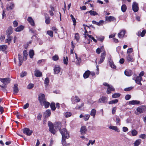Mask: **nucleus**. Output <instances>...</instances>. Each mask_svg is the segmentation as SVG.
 Listing matches in <instances>:
<instances>
[{
  "mask_svg": "<svg viewBox=\"0 0 146 146\" xmlns=\"http://www.w3.org/2000/svg\"><path fill=\"white\" fill-rule=\"evenodd\" d=\"M27 20L30 23V24L33 26H34L35 25V23L34 21L32 19V18L31 17H29L27 19Z\"/></svg>",
  "mask_w": 146,
  "mask_h": 146,
  "instance_id": "obj_20",
  "label": "nucleus"
},
{
  "mask_svg": "<svg viewBox=\"0 0 146 146\" xmlns=\"http://www.w3.org/2000/svg\"><path fill=\"white\" fill-rule=\"evenodd\" d=\"M50 21V19L49 16L46 17L45 18V22L46 24H49Z\"/></svg>",
  "mask_w": 146,
  "mask_h": 146,
  "instance_id": "obj_48",
  "label": "nucleus"
},
{
  "mask_svg": "<svg viewBox=\"0 0 146 146\" xmlns=\"http://www.w3.org/2000/svg\"><path fill=\"white\" fill-rule=\"evenodd\" d=\"M116 109L117 108L116 107H114L113 108L112 111V113L114 115L115 114L116 112Z\"/></svg>",
  "mask_w": 146,
  "mask_h": 146,
  "instance_id": "obj_61",
  "label": "nucleus"
},
{
  "mask_svg": "<svg viewBox=\"0 0 146 146\" xmlns=\"http://www.w3.org/2000/svg\"><path fill=\"white\" fill-rule=\"evenodd\" d=\"M29 104L28 103H27L25 105H24L23 107L24 109H26L29 107Z\"/></svg>",
  "mask_w": 146,
  "mask_h": 146,
  "instance_id": "obj_63",
  "label": "nucleus"
},
{
  "mask_svg": "<svg viewBox=\"0 0 146 146\" xmlns=\"http://www.w3.org/2000/svg\"><path fill=\"white\" fill-rule=\"evenodd\" d=\"M81 61V59L80 58H78L77 59L76 62V64L77 65H80V63Z\"/></svg>",
  "mask_w": 146,
  "mask_h": 146,
  "instance_id": "obj_59",
  "label": "nucleus"
},
{
  "mask_svg": "<svg viewBox=\"0 0 146 146\" xmlns=\"http://www.w3.org/2000/svg\"><path fill=\"white\" fill-rule=\"evenodd\" d=\"M47 34L49 35L51 37H53V33L52 31H48L47 32Z\"/></svg>",
  "mask_w": 146,
  "mask_h": 146,
  "instance_id": "obj_46",
  "label": "nucleus"
},
{
  "mask_svg": "<svg viewBox=\"0 0 146 146\" xmlns=\"http://www.w3.org/2000/svg\"><path fill=\"white\" fill-rule=\"evenodd\" d=\"M114 90H115V89L112 86L109 85L107 88V91H113Z\"/></svg>",
  "mask_w": 146,
  "mask_h": 146,
  "instance_id": "obj_40",
  "label": "nucleus"
},
{
  "mask_svg": "<svg viewBox=\"0 0 146 146\" xmlns=\"http://www.w3.org/2000/svg\"><path fill=\"white\" fill-rule=\"evenodd\" d=\"M146 33V31L145 29L143 30L141 32L140 31H139L137 35L139 36H140L141 37H143L145 35Z\"/></svg>",
  "mask_w": 146,
  "mask_h": 146,
  "instance_id": "obj_21",
  "label": "nucleus"
},
{
  "mask_svg": "<svg viewBox=\"0 0 146 146\" xmlns=\"http://www.w3.org/2000/svg\"><path fill=\"white\" fill-rule=\"evenodd\" d=\"M34 55V52L33 50H31L29 52V55L30 57L32 58H33V56Z\"/></svg>",
  "mask_w": 146,
  "mask_h": 146,
  "instance_id": "obj_37",
  "label": "nucleus"
},
{
  "mask_svg": "<svg viewBox=\"0 0 146 146\" xmlns=\"http://www.w3.org/2000/svg\"><path fill=\"white\" fill-rule=\"evenodd\" d=\"M141 142V140L139 139L136 140L134 143V146H138Z\"/></svg>",
  "mask_w": 146,
  "mask_h": 146,
  "instance_id": "obj_34",
  "label": "nucleus"
},
{
  "mask_svg": "<svg viewBox=\"0 0 146 146\" xmlns=\"http://www.w3.org/2000/svg\"><path fill=\"white\" fill-rule=\"evenodd\" d=\"M49 82L48 78H46L45 80L44 83L45 84L48 85L49 83Z\"/></svg>",
  "mask_w": 146,
  "mask_h": 146,
  "instance_id": "obj_58",
  "label": "nucleus"
},
{
  "mask_svg": "<svg viewBox=\"0 0 146 146\" xmlns=\"http://www.w3.org/2000/svg\"><path fill=\"white\" fill-rule=\"evenodd\" d=\"M121 9L122 11L123 12H125L126 11V10L127 9V7L125 5H123L121 7Z\"/></svg>",
  "mask_w": 146,
  "mask_h": 146,
  "instance_id": "obj_43",
  "label": "nucleus"
},
{
  "mask_svg": "<svg viewBox=\"0 0 146 146\" xmlns=\"http://www.w3.org/2000/svg\"><path fill=\"white\" fill-rule=\"evenodd\" d=\"M50 106L52 111H54L55 110L56 108L55 104L54 102H52L51 103V104H50Z\"/></svg>",
  "mask_w": 146,
  "mask_h": 146,
  "instance_id": "obj_29",
  "label": "nucleus"
},
{
  "mask_svg": "<svg viewBox=\"0 0 146 146\" xmlns=\"http://www.w3.org/2000/svg\"><path fill=\"white\" fill-rule=\"evenodd\" d=\"M106 20L108 22H110L111 21H115V18L113 17L110 16H106L105 17Z\"/></svg>",
  "mask_w": 146,
  "mask_h": 146,
  "instance_id": "obj_11",
  "label": "nucleus"
},
{
  "mask_svg": "<svg viewBox=\"0 0 146 146\" xmlns=\"http://www.w3.org/2000/svg\"><path fill=\"white\" fill-rule=\"evenodd\" d=\"M90 73V71L89 70L86 71L83 75V76L84 78H86L88 77Z\"/></svg>",
  "mask_w": 146,
  "mask_h": 146,
  "instance_id": "obj_31",
  "label": "nucleus"
},
{
  "mask_svg": "<svg viewBox=\"0 0 146 146\" xmlns=\"http://www.w3.org/2000/svg\"><path fill=\"white\" fill-rule=\"evenodd\" d=\"M104 23V21L103 20H100L99 22H97V25L98 26L102 25Z\"/></svg>",
  "mask_w": 146,
  "mask_h": 146,
  "instance_id": "obj_45",
  "label": "nucleus"
},
{
  "mask_svg": "<svg viewBox=\"0 0 146 146\" xmlns=\"http://www.w3.org/2000/svg\"><path fill=\"white\" fill-rule=\"evenodd\" d=\"M68 57H66V58H65V57H64V60H63V61H64V64L67 65L68 63Z\"/></svg>",
  "mask_w": 146,
  "mask_h": 146,
  "instance_id": "obj_56",
  "label": "nucleus"
},
{
  "mask_svg": "<svg viewBox=\"0 0 146 146\" xmlns=\"http://www.w3.org/2000/svg\"><path fill=\"white\" fill-rule=\"evenodd\" d=\"M7 48V46L5 45L0 46V50L2 51H5Z\"/></svg>",
  "mask_w": 146,
  "mask_h": 146,
  "instance_id": "obj_33",
  "label": "nucleus"
},
{
  "mask_svg": "<svg viewBox=\"0 0 146 146\" xmlns=\"http://www.w3.org/2000/svg\"><path fill=\"white\" fill-rule=\"evenodd\" d=\"M27 74V72H22L21 75V77L22 78L26 76Z\"/></svg>",
  "mask_w": 146,
  "mask_h": 146,
  "instance_id": "obj_60",
  "label": "nucleus"
},
{
  "mask_svg": "<svg viewBox=\"0 0 146 146\" xmlns=\"http://www.w3.org/2000/svg\"><path fill=\"white\" fill-rule=\"evenodd\" d=\"M90 115L89 114H86L84 117V119L85 121H87L90 118Z\"/></svg>",
  "mask_w": 146,
  "mask_h": 146,
  "instance_id": "obj_44",
  "label": "nucleus"
},
{
  "mask_svg": "<svg viewBox=\"0 0 146 146\" xmlns=\"http://www.w3.org/2000/svg\"><path fill=\"white\" fill-rule=\"evenodd\" d=\"M24 28V27L23 26L21 25L19 27H18L15 29V30L16 32H20L23 30Z\"/></svg>",
  "mask_w": 146,
  "mask_h": 146,
  "instance_id": "obj_30",
  "label": "nucleus"
},
{
  "mask_svg": "<svg viewBox=\"0 0 146 146\" xmlns=\"http://www.w3.org/2000/svg\"><path fill=\"white\" fill-rule=\"evenodd\" d=\"M60 132L62 135V137H65L66 139L69 138L70 136L69 133L66 128H64L62 129H60Z\"/></svg>",
  "mask_w": 146,
  "mask_h": 146,
  "instance_id": "obj_3",
  "label": "nucleus"
},
{
  "mask_svg": "<svg viewBox=\"0 0 146 146\" xmlns=\"http://www.w3.org/2000/svg\"><path fill=\"white\" fill-rule=\"evenodd\" d=\"M139 137L142 139H145L146 138V135L145 134H141L139 135Z\"/></svg>",
  "mask_w": 146,
  "mask_h": 146,
  "instance_id": "obj_54",
  "label": "nucleus"
},
{
  "mask_svg": "<svg viewBox=\"0 0 146 146\" xmlns=\"http://www.w3.org/2000/svg\"><path fill=\"white\" fill-rule=\"evenodd\" d=\"M45 115V117H49L51 114V111L50 110L48 109L46 110L45 112L44 113Z\"/></svg>",
  "mask_w": 146,
  "mask_h": 146,
  "instance_id": "obj_19",
  "label": "nucleus"
},
{
  "mask_svg": "<svg viewBox=\"0 0 146 146\" xmlns=\"http://www.w3.org/2000/svg\"><path fill=\"white\" fill-rule=\"evenodd\" d=\"M18 85L17 84H15L14 86V91H17L18 90V88L17 87Z\"/></svg>",
  "mask_w": 146,
  "mask_h": 146,
  "instance_id": "obj_51",
  "label": "nucleus"
},
{
  "mask_svg": "<svg viewBox=\"0 0 146 146\" xmlns=\"http://www.w3.org/2000/svg\"><path fill=\"white\" fill-rule=\"evenodd\" d=\"M35 75L37 77H39L42 76V73L38 70H36L35 72Z\"/></svg>",
  "mask_w": 146,
  "mask_h": 146,
  "instance_id": "obj_24",
  "label": "nucleus"
},
{
  "mask_svg": "<svg viewBox=\"0 0 146 146\" xmlns=\"http://www.w3.org/2000/svg\"><path fill=\"white\" fill-rule=\"evenodd\" d=\"M42 117V115L41 113H39L37 116V119L38 120H40Z\"/></svg>",
  "mask_w": 146,
  "mask_h": 146,
  "instance_id": "obj_64",
  "label": "nucleus"
},
{
  "mask_svg": "<svg viewBox=\"0 0 146 146\" xmlns=\"http://www.w3.org/2000/svg\"><path fill=\"white\" fill-rule=\"evenodd\" d=\"M72 103L75 104V102H78L80 101V99L78 96H75L74 97L73 96L72 97Z\"/></svg>",
  "mask_w": 146,
  "mask_h": 146,
  "instance_id": "obj_10",
  "label": "nucleus"
},
{
  "mask_svg": "<svg viewBox=\"0 0 146 146\" xmlns=\"http://www.w3.org/2000/svg\"><path fill=\"white\" fill-rule=\"evenodd\" d=\"M66 138H65V137H62V144L63 146H65L66 144Z\"/></svg>",
  "mask_w": 146,
  "mask_h": 146,
  "instance_id": "obj_49",
  "label": "nucleus"
},
{
  "mask_svg": "<svg viewBox=\"0 0 146 146\" xmlns=\"http://www.w3.org/2000/svg\"><path fill=\"white\" fill-rule=\"evenodd\" d=\"M116 123L118 124L119 125H120L121 124V120L120 118L118 116L116 117Z\"/></svg>",
  "mask_w": 146,
  "mask_h": 146,
  "instance_id": "obj_47",
  "label": "nucleus"
},
{
  "mask_svg": "<svg viewBox=\"0 0 146 146\" xmlns=\"http://www.w3.org/2000/svg\"><path fill=\"white\" fill-rule=\"evenodd\" d=\"M136 110L138 112L140 113H143L146 111V106L143 105L140 106L137 108Z\"/></svg>",
  "mask_w": 146,
  "mask_h": 146,
  "instance_id": "obj_6",
  "label": "nucleus"
},
{
  "mask_svg": "<svg viewBox=\"0 0 146 146\" xmlns=\"http://www.w3.org/2000/svg\"><path fill=\"white\" fill-rule=\"evenodd\" d=\"M109 128L110 129H111L113 130L117 131V132H120V131L119 129L116 126H110Z\"/></svg>",
  "mask_w": 146,
  "mask_h": 146,
  "instance_id": "obj_32",
  "label": "nucleus"
},
{
  "mask_svg": "<svg viewBox=\"0 0 146 146\" xmlns=\"http://www.w3.org/2000/svg\"><path fill=\"white\" fill-rule=\"evenodd\" d=\"M48 125L49 127V131L51 133L54 135L56 132V130L54 128V127L56 129L59 130V131L60 129H62V124L60 122H56L54 125L52 122L49 121L48 122Z\"/></svg>",
  "mask_w": 146,
  "mask_h": 146,
  "instance_id": "obj_1",
  "label": "nucleus"
},
{
  "mask_svg": "<svg viewBox=\"0 0 146 146\" xmlns=\"http://www.w3.org/2000/svg\"><path fill=\"white\" fill-rule=\"evenodd\" d=\"M118 102V100L117 99H115L111 101H110L109 102V104H115L117 103Z\"/></svg>",
  "mask_w": 146,
  "mask_h": 146,
  "instance_id": "obj_38",
  "label": "nucleus"
},
{
  "mask_svg": "<svg viewBox=\"0 0 146 146\" xmlns=\"http://www.w3.org/2000/svg\"><path fill=\"white\" fill-rule=\"evenodd\" d=\"M34 86V85L32 84H29L27 86V88H28L29 89H31L33 88Z\"/></svg>",
  "mask_w": 146,
  "mask_h": 146,
  "instance_id": "obj_62",
  "label": "nucleus"
},
{
  "mask_svg": "<svg viewBox=\"0 0 146 146\" xmlns=\"http://www.w3.org/2000/svg\"><path fill=\"white\" fill-rule=\"evenodd\" d=\"M125 74L127 76H131L132 74V71L130 70H126L124 72Z\"/></svg>",
  "mask_w": 146,
  "mask_h": 146,
  "instance_id": "obj_18",
  "label": "nucleus"
},
{
  "mask_svg": "<svg viewBox=\"0 0 146 146\" xmlns=\"http://www.w3.org/2000/svg\"><path fill=\"white\" fill-rule=\"evenodd\" d=\"M46 100L45 98V96L44 94H41L38 96V100L40 104H43L44 101Z\"/></svg>",
  "mask_w": 146,
  "mask_h": 146,
  "instance_id": "obj_7",
  "label": "nucleus"
},
{
  "mask_svg": "<svg viewBox=\"0 0 146 146\" xmlns=\"http://www.w3.org/2000/svg\"><path fill=\"white\" fill-rule=\"evenodd\" d=\"M87 13H89L91 15L95 16L98 15V13L92 10L88 11Z\"/></svg>",
  "mask_w": 146,
  "mask_h": 146,
  "instance_id": "obj_35",
  "label": "nucleus"
},
{
  "mask_svg": "<svg viewBox=\"0 0 146 146\" xmlns=\"http://www.w3.org/2000/svg\"><path fill=\"white\" fill-rule=\"evenodd\" d=\"M131 98V96L130 95L127 94L126 95L125 97V99L126 100H128L130 99Z\"/></svg>",
  "mask_w": 146,
  "mask_h": 146,
  "instance_id": "obj_53",
  "label": "nucleus"
},
{
  "mask_svg": "<svg viewBox=\"0 0 146 146\" xmlns=\"http://www.w3.org/2000/svg\"><path fill=\"white\" fill-rule=\"evenodd\" d=\"M13 29L11 27H9L7 30L6 33L7 36H10L13 33Z\"/></svg>",
  "mask_w": 146,
  "mask_h": 146,
  "instance_id": "obj_16",
  "label": "nucleus"
},
{
  "mask_svg": "<svg viewBox=\"0 0 146 146\" xmlns=\"http://www.w3.org/2000/svg\"><path fill=\"white\" fill-rule=\"evenodd\" d=\"M70 17H71L73 23V25H75L76 23L75 18L73 16L72 14L70 15Z\"/></svg>",
  "mask_w": 146,
  "mask_h": 146,
  "instance_id": "obj_42",
  "label": "nucleus"
},
{
  "mask_svg": "<svg viewBox=\"0 0 146 146\" xmlns=\"http://www.w3.org/2000/svg\"><path fill=\"white\" fill-rule=\"evenodd\" d=\"M40 105L42 106L44 105L45 108H47L49 107V106L50 105V103L49 102L46 101V100L43 102V104Z\"/></svg>",
  "mask_w": 146,
  "mask_h": 146,
  "instance_id": "obj_23",
  "label": "nucleus"
},
{
  "mask_svg": "<svg viewBox=\"0 0 146 146\" xmlns=\"http://www.w3.org/2000/svg\"><path fill=\"white\" fill-rule=\"evenodd\" d=\"M141 80H142V78L138 76L137 77L136 80H135V81L136 83H137L138 84L141 85Z\"/></svg>",
  "mask_w": 146,
  "mask_h": 146,
  "instance_id": "obj_28",
  "label": "nucleus"
},
{
  "mask_svg": "<svg viewBox=\"0 0 146 146\" xmlns=\"http://www.w3.org/2000/svg\"><path fill=\"white\" fill-rule=\"evenodd\" d=\"M131 133L133 136H135L137 135L138 132L136 130L134 129L131 131Z\"/></svg>",
  "mask_w": 146,
  "mask_h": 146,
  "instance_id": "obj_39",
  "label": "nucleus"
},
{
  "mask_svg": "<svg viewBox=\"0 0 146 146\" xmlns=\"http://www.w3.org/2000/svg\"><path fill=\"white\" fill-rule=\"evenodd\" d=\"M75 38L76 40L78 41L79 39V36L78 33H76L75 34Z\"/></svg>",
  "mask_w": 146,
  "mask_h": 146,
  "instance_id": "obj_57",
  "label": "nucleus"
},
{
  "mask_svg": "<svg viewBox=\"0 0 146 146\" xmlns=\"http://www.w3.org/2000/svg\"><path fill=\"white\" fill-rule=\"evenodd\" d=\"M108 98L105 96H102L98 100V102L99 103H104L106 102Z\"/></svg>",
  "mask_w": 146,
  "mask_h": 146,
  "instance_id": "obj_12",
  "label": "nucleus"
},
{
  "mask_svg": "<svg viewBox=\"0 0 146 146\" xmlns=\"http://www.w3.org/2000/svg\"><path fill=\"white\" fill-rule=\"evenodd\" d=\"M133 49L132 48H130L127 49V53L128 54L131 53L133 52Z\"/></svg>",
  "mask_w": 146,
  "mask_h": 146,
  "instance_id": "obj_55",
  "label": "nucleus"
},
{
  "mask_svg": "<svg viewBox=\"0 0 146 146\" xmlns=\"http://www.w3.org/2000/svg\"><path fill=\"white\" fill-rule=\"evenodd\" d=\"M132 8L134 12H137L139 10L138 4L135 2H133L132 5Z\"/></svg>",
  "mask_w": 146,
  "mask_h": 146,
  "instance_id": "obj_9",
  "label": "nucleus"
},
{
  "mask_svg": "<svg viewBox=\"0 0 146 146\" xmlns=\"http://www.w3.org/2000/svg\"><path fill=\"white\" fill-rule=\"evenodd\" d=\"M14 7V4L13 3H11L9 5H7L6 9L7 11L9 9H13Z\"/></svg>",
  "mask_w": 146,
  "mask_h": 146,
  "instance_id": "obj_17",
  "label": "nucleus"
},
{
  "mask_svg": "<svg viewBox=\"0 0 146 146\" xmlns=\"http://www.w3.org/2000/svg\"><path fill=\"white\" fill-rule=\"evenodd\" d=\"M23 57L20 54H18L19 60V66H21L23 63V61H25L27 59L28 54L26 50H24L23 52Z\"/></svg>",
  "mask_w": 146,
  "mask_h": 146,
  "instance_id": "obj_2",
  "label": "nucleus"
},
{
  "mask_svg": "<svg viewBox=\"0 0 146 146\" xmlns=\"http://www.w3.org/2000/svg\"><path fill=\"white\" fill-rule=\"evenodd\" d=\"M106 56V52L104 51L103 53L101 54L100 60L98 62L99 64L102 63L104 60Z\"/></svg>",
  "mask_w": 146,
  "mask_h": 146,
  "instance_id": "obj_8",
  "label": "nucleus"
},
{
  "mask_svg": "<svg viewBox=\"0 0 146 146\" xmlns=\"http://www.w3.org/2000/svg\"><path fill=\"white\" fill-rule=\"evenodd\" d=\"M109 64L111 68H116V66L114 64L112 60H110L109 61Z\"/></svg>",
  "mask_w": 146,
  "mask_h": 146,
  "instance_id": "obj_36",
  "label": "nucleus"
},
{
  "mask_svg": "<svg viewBox=\"0 0 146 146\" xmlns=\"http://www.w3.org/2000/svg\"><path fill=\"white\" fill-rule=\"evenodd\" d=\"M23 133L28 136H30L33 132L32 130H30L28 128H25L23 129Z\"/></svg>",
  "mask_w": 146,
  "mask_h": 146,
  "instance_id": "obj_5",
  "label": "nucleus"
},
{
  "mask_svg": "<svg viewBox=\"0 0 146 146\" xmlns=\"http://www.w3.org/2000/svg\"><path fill=\"white\" fill-rule=\"evenodd\" d=\"M54 70V74H57L60 72V68L59 66L58 65H55Z\"/></svg>",
  "mask_w": 146,
  "mask_h": 146,
  "instance_id": "obj_13",
  "label": "nucleus"
},
{
  "mask_svg": "<svg viewBox=\"0 0 146 146\" xmlns=\"http://www.w3.org/2000/svg\"><path fill=\"white\" fill-rule=\"evenodd\" d=\"M87 131L86 126H85L81 127L80 129V132L82 134H83L85 133Z\"/></svg>",
  "mask_w": 146,
  "mask_h": 146,
  "instance_id": "obj_14",
  "label": "nucleus"
},
{
  "mask_svg": "<svg viewBox=\"0 0 146 146\" xmlns=\"http://www.w3.org/2000/svg\"><path fill=\"white\" fill-rule=\"evenodd\" d=\"M52 59L54 61H56L58 60V57L57 55H55L52 57Z\"/></svg>",
  "mask_w": 146,
  "mask_h": 146,
  "instance_id": "obj_52",
  "label": "nucleus"
},
{
  "mask_svg": "<svg viewBox=\"0 0 146 146\" xmlns=\"http://www.w3.org/2000/svg\"><path fill=\"white\" fill-rule=\"evenodd\" d=\"M129 104L137 105L140 103V102L136 100H133L129 101Z\"/></svg>",
  "mask_w": 146,
  "mask_h": 146,
  "instance_id": "obj_22",
  "label": "nucleus"
},
{
  "mask_svg": "<svg viewBox=\"0 0 146 146\" xmlns=\"http://www.w3.org/2000/svg\"><path fill=\"white\" fill-rule=\"evenodd\" d=\"M126 59L129 62H133L134 59L132 56L130 54H128L126 56Z\"/></svg>",
  "mask_w": 146,
  "mask_h": 146,
  "instance_id": "obj_26",
  "label": "nucleus"
},
{
  "mask_svg": "<svg viewBox=\"0 0 146 146\" xmlns=\"http://www.w3.org/2000/svg\"><path fill=\"white\" fill-rule=\"evenodd\" d=\"M12 38L13 37L11 36H7V38L5 40V43H7L8 44H9L11 41Z\"/></svg>",
  "mask_w": 146,
  "mask_h": 146,
  "instance_id": "obj_15",
  "label": "nucleus"
},
{
  "mask_svg": "<svg viewBox=\"0 0 146 146\" xmlns=\"http://www.w3.org/2000/svg\"><path fill=\"white\" fill-rule=\"evenodd\" d=\"M0 81L3 83L5 85L3 86H1L0 85V87L3 88H5L6 87V85L9 83L11 81V79L9 78H0Z\"/></svg>",
  "mask_w": 146,
  "mask_h": 146,
  "instance_id": "obj_4",
  "label": "nucleus"
},
{
  "mask_svg": "<svg viewBox=\"0 0 146 146\" xmlns=\"http://www.w3.org/2000/svg\"><path fill=\"white\" fill-rule=\"evenodd\" d=\"M120 95L119 93H115L112 95V97L113 98H117L120 97Z\"/></svg>",
  "mask_w": 146,
  "mask_h": 146,
  "instance_id": "obj_41",
  "label": "nucleus"
},
{
  "mask_svg": "<svg viewBox=\"0 0 146 146\" xmlns=\"http://www.w3.org/2000/svg\"><path fill=\"white\" fill-rule=\"evenodd\" d=\"M125 30H122L119 33H118V36L120 38H122L124 36L125 34Z\"/></svg>",
  "mask_w": 146,
  "mask_h": 146,
  "instance_id": "obj_25",
  "label": "nucleus"
},
{
  "mask_svg": "<svg viewBox=\"0 0 146 146\" xmlns=\"http://www.w3.org/2000/svg\"><path fill=\"white\" fill-rule=\"evenodd\" d=\"M96 113V111L95 109H92L90 112V115L93 116V118L95 117V115Z\"/></svg>",
  "mask_w": 146,
  "mask_h": 146,
  "instance_id": "obj_27",
  "label": "nucleus"
},
{
  "mask_svg": "<svg viewBox=\"0 0 146 146\" xmlns=\"http://www.w3.org/2000/svg\"><path fill=\"white\" fill-rule=\"evenodd\" d=\"M72 113L71 112H67L65 114V115L66 117H68L71 116Z\"/></svg>",
  "mask_w": 146,
  "mask_h": 146,
  "instance_id": "obj_50",
  "label": "nucleus"
}]
</instances>
